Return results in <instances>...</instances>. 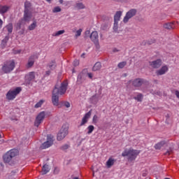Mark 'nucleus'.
<instances>
[{"mask_svg": "<svg viewBox=\"0 0 179 179\" xmlns=\"http://www.w3.org/2000/svg\"><path fill=\"white\" fill-rule=\"evenodd\" d=\"M113 1H117V0H113Z\"/></svg>", "mask_w": 179, "mask_h": 179, "instance_id": "680f3d73", "label": "nucleus"}, {"mask_svg": "<svg viewBox=\"0 0 179 179\" xmlns=\"http://www.w3.org/2000/svg\"><path fill=\"white\" fill-rule=\"evenodd\" d=\"M86 76H88V78H89L90 79H93V73H87L86 74Z\"/></svg>", "mask_w": 179, "mask_h": 179, "instance_id": "49530a36", "label": "nucleus"}, {"mask_svg": "<svg viewBox=\"0 0 179 179\" xmlns=\"http://www.w3.org/2000/svg\"><path fill=\"white\" fill-rule=\"evenodd\" d=\"M55 68H57V64H55V61H52L47 65V69H49L50 71H54Z\"/></svg>", "mask_w": 179, "mask_h": 179, "instance_id": "412c9836", "label": "nucleus"}, {"mask_svg": "<svg viewBox=\"0 0 179 179\" xmlns=\"http://www.w3.org/2000/svg\"><path fill=\"white\" fill-rule=\"evenodd\" d=\"M90 117H92V110H90L88 113L85 114L84 117L82 119L80 126L83 127V125L87 124L89 120L90 119Z\"/></svg>", "mask_w": 179, "mask_h": 179, "instance_id": "ddd939ff", "label": "nucleus"}, {"mask_svg": "<svg viewBox=\"0 0 179 179\" xmlns=\"http://www.w3.org/2000/svg\"><path fill=\"white\" fill-rule=\"evenodd\" d=\"M44 103V100L41 99L40 100L35 106V108H40V107H41V106H43Z\"/></svg>", "mask_w": 179, "mask_h": 179, "instance_id": "e433bc0d", "label": "nucleus"}, {"mask_svg": "<svg viewBox=\"0 0 179 179\" xmlns=\"http://www.w3.org/2000/svg\"><path fill=\"white\" fill-rule=\"evenodd\" d=\"M134 99L137 101H142V100H143V94H138L136 96H134Z\"/></svg>", "mask_w": 179, "mask_h": 179, "instance_id": "f704fd0d", "label": "nucleus"}, {"mask_svg": "<svg viewBox=\"0 0 179 179\" xmlns=\"http://www.w3.org/2000/svg\"><path fill=\"white\" fill-rule=\"evenodd\" d=\"M166 145V141H160L155 145V148L157 150H160L161 148H163Z\"/></svg>", "mask_w": 179, "mask_h": 179, "instance_id": "b1692460", "label": "nucleus"}, {"mask_svg": "<svg viewBox=\"0 0 179 179\" xmlns=\"http://www.w3.org/2000/svg\"><path fill=\"white\" fill-rule=\"evenodd\" d=\"M166 72H169V66L164 65L159 69L157 70L155 73L157 76H162V75H166Z\"/></svg>", "mask_w": 179, "mask_h": 179, "instance_id": "f8f14e48", "label": "nucleus"}, {"mask_svg": "<svg viewBox=\"0 0 179 179\" xmlns=\"http://www.w3.org/2000/svg\"><path fill=\"white\" fill-rule=\"evenodd\" d=\"M62 150H66L69 149V145L68 144H65L61 147Z\"/></svg>", "mask_w": 179, "mask_h": 179, "instance_id": "79ce46f5", "label": "nucleus"}, {"mask_svg": "<svg viewBox=\"0 0 179 179\" xmlns=\"http://www.w3.org/2000/svg\"><path fill=\"white\" fill-rule=\"evenodd\" d=\"M33 19V13L31 11H24L23 17L17 23V29H20L22 26H24L26 23H30Z\"/></svg>", "mask_w": 179, "mask_h": 179, "instance_id": "f03ea898", "label": "nucleus"}, {"mask_svg": "<svg viewBox=\"0 0 179 179\" xmlns=\"http://www.w3.org/2000/svg\"><path fill=\"white\" fill-rule=\"evenodd\" d=\"M90 30H87L85 31V38H87V37H90Z\"/></svg>", "mask_w": 179, "mask_h": 179, "instance_id": "37998d69", "label": "nucleus"}, {"mask_svg": "<svg viewBox=\"0 0 179 179\" xmlns=\"http://www.w3.org/2000/svg\"><path fill=\"white\" fill-rule=\"evenodd\" d=\"M37 58H38V56H37L36 55H33L30 56L27 64V68H31V66L34 65V62L36 61V59H37Z\"/></svg>", "mask_w": 179, "mask_h": 179, "instance_id": "2eb2a0df", "label": "nucleus"}, {"mask_svg": "<svg viewBox=\"0 0 179 179\" xmlns=\"http://www.w3.org/2000/svg\"><path fill=\"white\" fill-rule=\"evenodd\" d=\"M121 16H122V11L116 12L114 16V22H120V19H121Z\"/></svg>", "mask_w": 179, "mask_h": 179, "instance_id": "4be33fe9", "label": "nucleus"}, {"mask_svg": "<svg viewBox=\"0 0 179 179\" xmlns=\"http://www.w3.org/2000/svg\"><path fill=\"white\" fill-rule=\"evenodd\" d=\"M165 179H170V178H166Z\"/></svg>", "mask_w": 179, "mask_h": 179, "instance_id": "052dcab7", "label": "nucleus"}, {"mask_svg": "<svg viewBox=\"0 0 179 179\" xmlns=\"http://www.w3.org/2000/svg\"><path fill=\"white\" fill-rule=\"evenodd\" d=\"M90 38L96 45V48H100V43L99 42V33L96 31H94L90 35Z\"/></svg>", "mask_w": 179, "mask_h": 179, "instance_id": "0eeeda50", "label": "nucleus"}, {"mask_svg": "<svg viewBox=\"0 0 179 179\" xmlns=\"http://www.w3.org/2000/svg\"><path fill=\"white\" fill-rule=\"evenodd\" d=\"M50 171V166H48V165L45 164L42 167V174L43 176H44L45 174H47V173H48Z\"/></svg>", "mask_w": 179, "mask_h": 179, "instance_id": "bb28decb", "label": "nucleus"}, {"mask_svg": "<svg viewBox=\"0 0 179 179\" xmlns=\"http://www.w3.org/2000/svg\"><path fill=\"white\" fill-rule=\"evenodd\" d=\"M58 173H59V169L55 168V169H54V174H58Z\"/></svg>", "mask_w": 179, "mask_h": 179, "instance_id": "09e8293b", "label": "nucleus"}, {"mask_svg": "<svg viewBox=\"0 0 179 179\" xmlns=\"http://www.w3.org/2000/svg\"><path fill=\"white\" fill-rule=\"evenodd\" d=\"M13 69H15L14 61L6 62L2 66V71L4 72V73H10Z\"/></svg>", "mask_w": 179, "mask_h": 179, "instance_id": "39448f33", "label": "nucleus"}, {"mask_svg": "<svg viewBox=\"0 0 179 179\" xmlns=\"http://www.w3.org/2000/svg\"><path fill=\"white\" fill-rule=\"evenodd\" d=\"M92 122L93 124H97V122H99V116L94 115L92 118Z\"/></svg>", "mask_w": 179, "mask_h": 179, "instance_id": "58836bf2", "label": "nucleus"}, {"mask_svg": "<svg viewBox=\"0 0 179 179\" xmlns=\"http://www.w3.org/2000/svg\"><path fill=\"white\" fill-rule=\"evenodd\" d=\"M76 8L77 9H85V4H83V3H82V2H77L76 3Z\"/></svg>", "mask_w": 179, "mask_h": 179, "instance_id": "473e14b6", "label": "nucleus"}, {"mask_svg": "<svg viewBox=\"0 0 179 179\" xmlns=\"http://www.w3.org/2000/svg\"><path fill=\"white\" fill-rule=\"evenodd\" d=\"M114 159L109 158L108 160L106 162V166L108 169H110L112 166H114Z\"/></svg>", "mask_w": 179, "mask_h": 179, "instance_id": "c85d7f7f", "label": "nucleus"}, {"mask_svg": "<svg viewBox=\"0 0 179 179\" xmlns=\"http://www.w3.org/2000/svg\"><path fill=\"white\" fill-rule=\"evenodd\" d=\"M67 89L68 83L66 81L62 83L61 86L59 88L57 87H55L52 96V102L53 106H55L56 107L59 106V96H58V94H60L61 96H62V94H65Z\"/></svg>", "mask_w": 179, "mask_h": 179, "instance_id": "f257e3e1", "label": "nucleus"}, {"mask_svg": "<svg viewBox=\"0 0 179 179\" xmlns=\"http://www.w3.org/2000/svg\"><path fill=\"white\" fill-rule=\"evenodd\" d=\"M145 83V80L143 78H136L132 81V85L134 87H141Z\"/></svg>", "mask_w": 179, "mask_h": 179, "instance_id": "f3484780", "label": "nucleus"}, {"mask_svg": "<svg viewBox=\"0 0 179 179\" xmlns=\"http://www.w3.org/2000/svg\"><path fill=\"white\" fill-rule=\"evenodd\" d=\"M6 29L8 31V34H10V33H12V31H13V24H12V23H9L6 27Z\"/></svg>", "mask_w": 179, "mask_h": 179, "instance_id": "7c9ffc66", "label": "nucleus"}, {"mask_svg": "<svg viewBox=\"0 0 179 179\" xmlns=\"http://www.w3.org/2000/svg\"><path fill=\"white\" fill-rule=\"evenodd\" d=\"M87 129L88 131H87L88 135H90V134H92V132H93L94 131V126L90 125L87 127Z\"/></svg>", "mask_w": 179, "mask_h": 179, "instance_id": "c9c22d12", "label": "nucleus"}, {"mask_svg": "<svg viewBox=\"0 0 179 179\" xmlns=\"http://www.w3.org/2000/svg\"><path fill=\"white\" fill-rule=\"evenodd\" d=\"M31 3H30V1H25L24 12H31Z\"/></svg>", "mask_w": 179, "mask_h": 179, "instance_id": "aec40b11", "label": "nucleus"}, {"mask_svg": "<svg viewBox=\"0 0 179 179\" xmlns=\"http://www.w3.org/2000/svg\"><path fill=\"white\" fill-rule=\"evenodd\" d=\"M139 155V151L130 148L129 150H124L122 153L123 157H127L129 162H134Z\"/></svg>", "mask_w": 179, "mask_h": 179, "instance_id": "7ed1b4c3", "label": "nucleus"}, {"mask_svg": "<svg viewBox=\"0 0 179 179\" xmlns=\"http://www.w3.org/2000/svg\"><path fill=\"white\" fill-rule=\"evenodd\" d=\"M169 1H173V0H169Z\"/></svg>", "mask_w": 179, "mask_h": 179, "instance_id": "e2e57ef3", "label": "nucleus"}, {"mask_svg": "<svg viewBox=\"0 0 179 179\" xmlns=\"http://www.w3.org/2000/svg\"><path fill=\"white\" fill-rule=\"evenodd\" d=\"M84 55H85V54H83V55H81V57H84Z\"/></svg>", "mask_w": 179, "mask_h": 179, "instance_id": "13d9d810", "label": "nucleus"}, {"mask_svg": "<svg viewBox=\"0 0 179 179\" xmlns=\"http://www.w3.org/2000/svg\"><path fill=\"white\" fill-rule=\"evenodd\" d=\"M7 153H8L13 158L19 155V151L16 149H13L8 151Z\"/></svg>", "mask_w": 179, "mask_h": 179, "instance_id": "393cba45", "label": "nucleus"}, {"mask_svg": "<svg viewBox=\"0 0 179 179\" xmlns=\"http://www.w3.org/2000/svg\"><path fill=\"white\" fill-rule=\"evenodd\" d=\"M68 134V128L62 127L57 134V141H62Z\"/></svg>", "mask_w": 179, "mask_h": 179, "instance_id": "9d476101", "label": "nucleus"}, {"mask_svg": "<svg viewBox=\"0 0 179 179\" xmlns=\"http://www.w3.org/2000/svg\"><path fill=\"white\" fill-rule=\"evenodd\" d=\"M13 54H20L22 52L21 50H13Z\"/></svg>", "mask_w": 179, "mask_h": 179, "instance_id": "de8ad7c7", "label": "nucleus"}, {"mask_svg": "<svg viewBox=\"0 0 179 179\" xmlns=\"http://www.w3.org/2000/svg\"><path fill=\"white\" fill-rule=\"evenodd\" d=\"M100 69H101V63L98 62L94 65L92 71L96 72L97 71H100Z\"/></svg>", "mask_w": 179, "mask_h": 179, "instance_id": "5701e85b", "label": "nucleus"}, {"mask_svg": "<svg viewBox=\"0 0 179 179\" xmlns=\"http://www.w3.org/2000/svg\"><path fill=\"white\" fill-rule=\"evenodd\" d=\"M37 27V22L34 21L32 24H31L29 27H28V29L30 31H33L34 30V29H36Z\"/></svg>", "mask_w": 179, "mask_h": 179, "instance_id": "2f4dec72", "label": "nucleus"}, {"mask_svg": "<svg viewBox=\"0 0 179 179\" xmlns=\"http://www.w3.org/2000/svg\"><path fill=\"white\" fill-rule=\"evenodd\" d=\"M136 13H138V10H136V8L130 9L124 17L123 22L124 23H128V22H129V19H132L134 16L136 15Z\"/></svg>", "mask_w": 179, "mask_h": 179, "instance_id": "423d86ee", "label": "nucleus"}, {"mask_svg": "<svg viewBox=\"0 0 179 179\" xmlns=\"http://www.w3.org/2000/svg\"><path fill=\"white\" fill-rule=\"evenodd\" d=\"M22 92V87H17L15 89L10 90L6 94L7 100H15L16 99V96Z\"/></svg>", "mask_w": 179, "mask_h": 179, "instance_id": "20e7f679", "label": "nucleus"}, {"mask_svg": "<svg viewBox=\"0 0 179 179\" xmlns=\"http://www.w3.org/2000/svg\"><path fill=\"white\" fill-rule=\"evenodd\" d=\"M35 78H36V73L30 72L29 74H27L25 76V83H27V85H30V82H32V80H34Z\"/></svg>", "mask_w": 179, "mask_h": 179, "instance_id": "dca6fc26", "label": "nucleus"}, {"mask_svg": "<svg viewBox=\"0 0 179 179\" xmlns=\"http://www.w3.org/2000/svg\"><path fill=\"white\" fill-rule=\"evenodd\" d=\"M171 155V150H168L165 152L166 156H170Z\"/></svg>", "mask_w": 179, "mask_h": 179, "instance_id": "3c124183", "label": "nucleus"}, {"mask_svg": "<svg viewBox=\"0 0 179 179\" xmlns=\"http://www.w3.org/2000/svg\"><path fill=\"white\" fill-rule=\"evenodd\" d=\"M2 24H3V22L0 19V29L2 27Z\"/></svg>", "mask_w": 179, "mask_h": 179, "instance_id": "603ef678", "label": "nucleus"}, {"mask_svg": "<svg viewBox=\"0 0 179 179\" xmlns=\"http://www.w3.org/2000/svg\"><path fill=\"white\" fill-rule=\"evenodd\" d=\"M164 29H166L167 30H171L172 29H176V25L174 22H168L164 24Z\"/></svg>", "mask_w": 179, "mask_h": 179, "instance_id": "6ab92c4d", "label": "nucleus"}, {"mask_svg": "<svg viewBox=\"0 0 179 179\" xmlns=\"http://www.w3.org/2000/svg\"><path fill=\"white\" fill-rule=\"evenodd\" d=\"M113 30H115V31H117V30H118V22H114Z\"/></svg>", "mask_w": 179, "mask_h": 179, "instance_id": "a19ab883", "label": "nucleus"}, {"mask_svg": "<svg viewBox=\"0 0 179 179\" xmlns=\"http://www.w3.org/2000/svg\"><path fill=\"white\" fill-rule=\"evenodd\" d=\"M8 41H9V36H6L5 38L1 41V48H5V47H6V44L8 43Z\"/></svg>", "mask_w": 179, "mask_h": 179, "instance_id": "cd10ccee", "label": "nucleus"}, {"mask_svg": "<svg viewBox=\"0 0 179 179\" xmlns=\"http://www.w3.org/2000/svg\"><path fill=\"white\" fill-rule=\"evenodd\" d=\"M82 31H83V30H82V29H78V31H76V37H79V36H80V35L82 34Z\"/></svg>", "mask_w": 179, "mask_h": 179, "instance_id": "ea45409f", "label": "nucleus"}, {"mask_svg": "<svg viewBox=\"0 0 179 179\" xmlns=\"http://www.w3.org/2000/svg\"><path fill=\"white\" fill-rule=\"evenodd\" d=\"M3 159L5 163H9V162L12 160L13 157L8 154V152H7L3 155Z\"/></svg>", "mask_w": 179, "mask_h": 179, "instance_id": "a878e982", "label": "nucleus"}, {"mask_svg": "<svg viewBox=\"0 0 179 179\" xmlns=\"http://www.w3.org/2000/svg\"><path fill=\"white\" fill-rule=\"evenodd\" d=\"M149 65L154 69H159L162 65H163V62L160 59H157V60H154L152 62H149Z\"/></svg>", "mask_w": 179, "mask_h": 179, "instance_id": "9b49d317", "label": "nucleus"}, {"mask_svg": "<svg viewBox=\"0 0 179 179\" xmlns=\"http://www.w3.org/2000/svg\"><path fill=\"white\" fill-rule=\"evenodd\" d=\"M48 2H51V0H46Z\"/></svg>", "mask_w": 179, "mask_h": 179, "instance_id": "4d7b16f0", "label": "nucleus"}, {"mask_svg": "<svg viewBox=\"0 0 179 179\" xmlns=\"http://www.w3.org/2000/svg\"><path fill=\"white\" fill-rule=\"evenodd\" d=\"M120 50H118V49H117V48H114L113 49V52H118Z\"/></svg>", "mask_w": 179, "mask_h": 179, "instance_id": "864d4df0", "label": "nucleus"}, {"mask_svg": "<svg viewBox=\"0 0 179 179\" xmlns=\"http://www.w3.org/2000/svg\"><path fill=\"white\" fill-rule=\"evenodd\" d=\"M62 9H61V7L59 6H56L52 9V13H58V12H61Z\"/></svg>", "mask_w": 179, "mask_h": 179, "instance_id": "4c0bfd02", "label": "nucleus"}, {"mask_svg": "<svg viewBox=\"0 0 179 179\" xmlns=\"http://www.w3.org/2000/svg\"><path fill=\"white\" fill-rule=\"evenodd\" d=\"M53 143L54 139H52V136L48 135L47 137V141L41 145V149H48V148L52 146Z\"/></svg>", "mask_w": 179, "mask_h": 179, "instance_id": "1a4fd4ad", "label": "nucleus"}, {"mask_svg": "<svg viewBox=\"0 0 179 179\" xmlns=\"http://www.w3.org/2000/svg\"><path fill=\"white\" fill-rule=\"evenodd\" d=\"M9 9H10V6H9L0 5V14L5 15V13L9 10Z\"/></svg>", "mask_w": 179, "mask_h": 179, "instance_id": "a211bd4d", "label": "nucleus"}, {"mask_svg": "<svg viewBox=\"0 0 179 179\" xmlns=\"http://www.w3.org/2000/svg\"><path fill=\"white\" fill-rule=\"evenodd\" d=\"M64 106L66 107V108H69V107H71V103H69L68 101H65L64 102Z\"/></svg>", "mask_w": 179, "mask_h": 179, "instance_id": "a18cd8bd", "label": "nucleus"}, {"mask_svg": "<svg viewBox=\"0 0 179 179\" xmlns=\"http://www.w3.org/2000/svg\"><path fill=\"white\" fill-rule=\"evenodd\" d=\"M21 34H24V31H21Z\"/></svg>", "mask_w": 179, "mask_h": 179, "instance_id": "5fc2aeb1", "label": "nucleus"}, {"mask_svg": "<svg viewBox=\"0 0 179 179\" xmlns=\"http://www.w3.org/2000/svg\"><path fill=\"white\" fill-rule=\"evenodd\" d=\"M64 33H65V30H60V31H57L56 32H54L52 36V37H59V36H61L62 34H64Z\"/></svg>", "mask_w": 179, "mask_h": 179, "instance_id": "c756f323", "label": "nucleus"}, {"mask_svg": "<svg viewBox=\"0 0 179 179\" xmlns=\"http://www.w3.org/2000/svg\"><path fill=\"white\" fill-rule=\"evenodd\" d=\"M73 65H74V66H78V65H79V61L78 60H75L73 62Z\"/></svg>", "mask_w": 179, "mask_h": 179, "instance_id": "8fccbe9b", "label": "nucleus"}, {"mask_svg": "<svg viewBox=\"0 0 179 179\" xmlns=\"http://www.w3.org/2000/svg\"><path fill=\"white\" fill-rule=\"evenodd\" d=\"M51 72H52V70L48 69L45 73V76H50V75H51Z\"/></svg>", "mask_w": 179, "mask_h": 179, "instance_id": "c03bdc74", "label": "nucleus"}, {"mask_svg": "<svg viewBox=\"0 0 179 179\" xmlns=\"http://www.w3.org/2000/svg\"><path fill=\"white\" fill-rule=\"evenodd\" d=\"M86 70H83L81 73H80L77 78V83L78 85H80L81 83H83L85 80H86Z\"/></svg>", "mask_w": 179, "mask_h": 179, "instance_id": "4468645a", "label": "nucleus"}, {"mask_svg": "<svg viewBox=\"0 0 179 179\" xmlns=\"http://www.w3.org/2000/svg\"><path fill=\"white\" fill-rule=\"evenodd\" d=\"M73 179H79V178H78V177H75Z\"/></svg>", "mask_w": 179, "mask_h": 179, "instance_id": "6e6d98bb", "label": "nucleus"}, {"mask_svg": "<svg viewBox=\"0 0 179 179\" xmlns=\"http://www.w3.org/2000/svg\"><path fill=\"white\" fill-rule=\"evenodd\" d=\"M45 118V112H41L37 117H36L34 125L35 127H40V124L44 121V119Z\"/></svg>", "mask_w": 179, "mask_h": 179, "instance_id": "6e6552de", "label": "nucleus"}, {"mask_svg": "<svg viewBox=\"0 0 179 179\" xmlns=\"http://www.w3.org/2000/svg\"><path fill=\"white\" fill-rule=\"evenodd\" d=\"M1 138H2V136H1V134H0V139H1Z\"/></svg>", "mask_w": 179, "mask_h": 179, "instance_id": "bf43d9fd", "label": "nucleus"}, {"mask_svg": "<svg viewBox=\"0 0 179 179\" xmlns=\"http://www.w3.org/2000/svg\"><path fill=\"white\" fill-rule=\"evenodd\" d=\"M125 66H127V62H121L117 64V68H119V69H123Z\"/></svg>", "mask_w": 179, "mask_h": 179, "instance_id": "72a5a7b5", "label": "nucleus"}]
</instances>
